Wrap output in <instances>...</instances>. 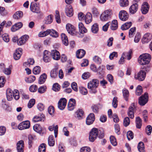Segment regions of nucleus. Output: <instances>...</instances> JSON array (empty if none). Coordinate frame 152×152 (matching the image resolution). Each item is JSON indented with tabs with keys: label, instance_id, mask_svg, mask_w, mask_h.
Listing matches in <instances>:
<instances>
[{
	"label": "nucleus",
	"instance_id": "obj_1",
	"mask_svg": "<svg viewBox=\"0 0 152 152\" xmlns=\"http://www.w3.org/2000/svg\"><path fill=\"white\" fill-rule=\"evenodd\" d=\"M99 84V81L96 79H94L90 81L88 84V88L90 89L91 93L95 94L97 92L96 88Z\"/></svg>",
	"mask_w": 152,
	"mask_h": 152
},
{
	"label": "nucleus",
	"instance_id": "obj_2",
	"mask_svg": "<svg viewBox=\"0 0 152 152\" xmlns=\"http://www.w3.org/2000/svg\"><path fill=\"white\" fill-rule=\"evenodd\" d=\"M151 59V56L148 53L143 54L140 55L138 58L139 63L141 65L148 64Z\"/></svg>",
	"mask_w": 152,
	"mask_h": 152
},
{
	"label": "nucleus",
	"instance_id": "obj_3",
	"mask_svg": "<svg viewBox=\"0 0 152 152\" xmlns=\"http://www.w3.org/2000/svg\"><path fill=\"white\" fill-rule=\"evenodd\" d=\"M99 130L97 128H93L89 133V139L90 141L93 142L96 139L99 134Z\"/></svg>",
	"mask_w": 152,
	"mask_h": 152
},
{
	"label": "nucleus",
	"instance_id": "obj_4",
	"mask_svg": "<svg viewBox=\"0 0 152 152\" xmlns=\"http://www.w3.org/2000/svg\"><path fill=\"white\" fill-rule=\"evenodd\" d=\"M148 101V94L147 93H145L143 95H142L139 98L138 102L140 105L143 106Z\"/></svg>",
	"mask_w": 152,
	"mask_h": 152
},
{
	"label": "nucleus",
	"instance_id": "obj_5",
	"mask_svg": "<svg viewBox=\"0 0 152 152\" xmlns=\"http://www.w3.org/2000/svg\"><path fill=\"white\" fill-rule=\"evenodd\" d=\"M33 128L34 131L40 134H43L45 133L46 129L44 127H42L40 124H36L33 127Z\"/></svg>",
	"mask_w": 152,
	"mask_h": 152
},
{
	"label": "nucleus",
	"instance_id": "obj_6",
	"mask_svg": "<svg viewBox=\"0 0 152 152\" xmlns=\"http://www.w3.org/2000/svg\"><path fill=\"white\" fill-rule=\"evenodd\" d=\"M146 76V73L145 71L141 70L137 74L134 76V78L135 79L138 80L140 81L143 80Z\"/></svg>",
	"mask_w": 152,
	"mask_h": 152
},
{
	"label": "nucleus",
	"instance_id": "obj_7",
	"mask_svg": "<svg viewBox=\"0 0 152 152\" xmlns=\"http://www.w3.org/2000/svg\"><path fill=\"white\" fill-rule=\"evenodd\" d=\"M30 122L28 121L22 122L20 123L18 126V128L20 130L29 128L30 127Z\"/></svg>",
	"mask_w": 152,
	"mask_h": 152
},
{
	"label": "nucleus",
	"instance_id": "obj_8",
	"mask_svg": "<svg viewBox=\"0 0 152 152\" xmlns=\"http://www.w3.org/2000/svg\"><path fill=\"white\" fill-rule=\"evenodd\" d=\"M119 17L121 20L123 21H125L128 19L129 15L126 11L122 10L119 12Z\"/></svg>",
	"mask_w": 152,
	"mask_h": 152
},
{
	"label": "nucleus",
	"instance_id": "obj_9",
	"mask_svg": "<svg viewBox=\"0 0 152 152\" xmlns=\"http://www.w3.org/2000/svg\"><path fill=\"white\" fill-rule=\"evenodd\" d=\"M132 53V50L130 49L128 52L124 53L122 54V56L120 60L119 61L120 64H122L124 62V56H126L128 60H129L131 58V56Z\"/></svg>",
	"mask_w": 152,
	"mask_h": 152
},
{
	"label": "nucleus",
	"instance_id": "obj_10",
	"mask_svg": "<svg viewBox=\"0 0 152 152\" xmlns=\"http://www.w3.org/2000/svg\"><path fill=\"white\" fill-rule=\"evenodd\" d=\"M30 8L31 10L33 12L36 13H39L41 12L39 7L36 3H31L30 4Z\"/></svg>",
	"mask_w": 152,
	"mask_h": 152
},
{
	"label": "nucleus",
	"instance_id": "obj_11",
	"mask_svg": "<svg viewBox=\"0 0 152 152\" xmlns=\"http://www.w3.org/2000/svg\"><path fill=\"white\" fill-rule=\"evenodd\" d=\"M66 100L65 98L60 99L58 103V108L61 110H63L66 106Z\"/></svg>",
	"mask_w": 152,
	"mask_h": 152
},
{
	"label": "nucleus",
	"instance_id": "obj_12",
	"mask_svg": "<svg viewBox=\"0 0 152 152\" xmlns=\"http://www.w3.org/2000/svg\"><path fill=\"white\" fill-rule=\"evenodd\" d=\"M66 29L68 33L72 35H74L75 34V28L74 26L70 24H67L66 26Z\"/></svg>",
	"mask_w": 152,
	"mask_h": 152
},
{
	"label": "nucleus",
	"instance_id": "obj_13",
	"mask_svg": "<svg viewBox=\"0 0 152 152\" xmlns=\"http://www.w3.org/2000/svg\"><path fill=\"white\" fill-rule=\"evenodd\" d=\"M51 56L50 52L48 50H45L43 53V59L44 61L46 63L50 61L51 60Z\"/></svg>",
	"mask_w": 152,
	"mask_h": 152
},
{
	"label": "nucleus",
	"instance_id": "obj_14",
	"mask_svg": "<svg viewBox=\"0 0 152 152\" xmlns=\"http://www.w3.org/2000/svg\"><path fill=\"white\" fill-rule=\"evenodd\" d=\"M24 147V141L22 140L19 141L17 144V149L18 152H23Z\"/></svg>",
	"mask_w": 152,
	"mask_h": 152
},
{
	"label": "nucleus",
	"instance_id": "obj_15",
	"mask_svg": "<svg viewBox=\"0 0 152 152\" xmlns=\"http://www.w3.org/2000/svg\"><path fill=\"white\" fill-rule=\"evenodd\" d=\"M28 37V36L27 35L22 36L19 39H18L17 42L18 44L19 45L24 44L27 40Z\"/></svg>",
	"mask_w": 152,
	"mask_h": 152
},
{
	"label": "nucleus",
	"instance_id": "obj_16",
	"mask_svg": "<svg viewBox=\"0 0 152 152\" xmlns=\"http://www.w3.org/2000/svg\"><path fill=\"white\" fill-rule=\"evenodd\" d=\"M51 55L53 58L55 60H58L60 58V55L59 52L56 50L51 51Z\"/></svg>",
	"mask_w": 152,
	"mask_h": 152
},
{
	"label": "nucleus",
	"instance_id": "obj_17",
	"mask_svg": "<svg viewBox=\"0 0 152 152\" xmlns=\"http://www.w3.org/2000/svg\"><path fill=\"white\" fill-rule=\"evenodd\" d=\"M95 120L94 115L93 113H91L88 116L86 120V123L90 125L93 123Z\"/></svg>",
	"mask_w": 152,
	"mask_h": 152
},
{
	"label": "nucleus",
	"instance_id": "obj_18",
	"mask_svg": "<svg viewBox=\"0 0 152 152\" xmlns=\"http://www.w3.org/2000/svg\"><path fill=\"white\" fill-rule=\"evenodd\" d=\"M76 104V101L73 99H70L68 104V110L70 111L72 110L74 108Z\"/></svg>",
	"mask_w": 152,
	"mask_h": 152
},
{
	"label": "nucleus",
	"instance_id": "obj_19",
	"mask_svg": "<svg viewBox=\"0 0 152 152\" xmlns=\"http://www.w3.org/2000/svg\"><path fill=\"white\" fill-rule=\"evenodd\" d=\"M132 105L134 107V108L133 107L130 106L129 109V111L128 113V114L129 117L130 118L133 119L134 118V112L133 111L134 108H135L136 107L134 103H132Z\"/></svg>",
	"mask_w": 152,
	"mask_h": 152
},
{
	"label": "nucleus",
	"instance_id": "obj_20",
	"mask_svg": "<svg viewBox=\"0 0 152 152\" xmlns=\"http://www.w3.org/2000/svg\"><path fill=\"white\" fill-rule=\"evenodd\" d=\"M109 11L108 10H106L100 16V18L101 20L105 21L108 18L109 16Z\"/></svg>",
	"mask_w": 152,
	"mask_h": 152
},
{
	"label": "nucleus",
	"instance_id": "obj_21",
	"mask_svg": "<svg viewBox=\"0 0 152 152\" xmlns=\"http://www.w3.org/2000/svg\"><path fill=\"white\" fill-rule=\"evenodd\" d=\"M138 8V5L137 3L133 4L129 8V12L132 14H134L137 11Z\"/></svg>",
	"mask_w": 152,
	"mask_h": 152
},
{
	"label": "nucleus",
	"instance_id": "obj_22",
	"mask_svg": "<svg viewBox=\"0 0 152 152\" xmlns=\"http://www.w3.org/2000/svg\"><path fill=\"white\" fill-rule=\"evenodd\" d=\"M23 26L22 23L20 22L15 23L11 28V30L12 31L15 32L20 29Z\"/></svg>",
	"mask_w": 152,
	"mask_h": 152
},
{
	"label": "nucleus",
	"instance_id": "obj_23",
	"mask_svg": "<svg viewBox=\"0 0 152 152\" xmlns=\"http://www.w3.org/2000/svg\"><path fill=\"white\" fill-rule=\"evenodd\" d=\"M151 35L149 33H147L144 35L142 41L144 42H148L151 40Z\"/></svg>",
	"mask_w": 152,
	"mask_h": 152
},
{
	"label": "nucleus",
	"instance_id": "obj_24",
	"mask_svg": "<svg viewBox=\"0 0 152 152\" xmlns=\"http://www.w3.org/2000/svg\"><path fill=\"white\" fill-rule=\"evenodd\" d=\"M65 12L66 15L69 17L72 16L73 14V10L72 7L69 6L66 9Z\"/></svg>",
	"mask_w": 152,
	"mask_h": 152
},
{
	"label": "nucleus",
	"instance_id": "obj_25",
	"mask_svg": "<svg viewBox=\"0 0 152 152\" xmlns=\"http://www.w3.org/2000/svg\"><path fill=\"white\" fill-rule=\"evenodd\" d=\"M148 4L147 3L145 2L144 4L142 5L141 11L142 14H145L148 12L149 9Z\"/></svg>",
	"mask_w": 152,
	"mask_h": 152
},
{
	"label": "nucleus",
	"instance_id": "obj_26",
	"mask_svg": "<svg viewBox=\"0 0 152 152\" xmlns=\"http://www.w3.org/2000/svg\"><path fill=\"white\" fill-rule=\"evenodd\" d=\"M61 37L63 44L65 46H67L69 44V42L67 36L64 34L62 33Z\"/></svg>",
	"mask_w": 152,
	"mask_h": 152
},
{
	"label": "nucleus",
	"instance_id": "obj_27",
	"mask_svg": "<svg viewBox=\"0 0 152 152\" xmlns=\"http://www.w3.org/2000/svg\"><path fill=\"white\" fill-rule=\"evenodd\" d=\"M58 69V67L57 66H56L51 71L50 76L51 77L55 78L57 76Z\"/></svg>",
	"mask_w": 152,
	"mask_h": 152
},
{
	"label": "nucleus",
	"instance_id": "obj_28",
	"mask_svg": "<svg viewBox=\"0 0 152 152\" xmlns=\"http://www.w3.org/2000/svg\"><path fill=\"white\" fill-rule=\"evenodd\" d=\"M85 20L86 24H89L91 22L92 20V16L91 14L89 12L87 13L85 16Z\"/></svg>",
	"mask_w": 152,
	"mask_h": 152
},
{
	"label": "nucleus",
	"instance_id": "obj_29",
	"mask_svg": "<svg viewBox=\"0 0 152 152\" xmlns=\"http://www.w3.org/2000/svg\"><path fill=\"white\" fill-rule=\"evenodd\" d=\"M58 126L56 125L55 126L54 125L50 126L48 127V129L50 131H52L54 130L55 137L56 138L57 137L58 131Z\"/></svg>",
	"mask_w": 152,
	"mask_h": 152
},
{
	"label": "nucleus",
	"instance_id": "obj_30",
	"mask_svg": "<svg viewBox=\"0 0 152 152\" xmlns=\"http://www.w3.org/2000/svg\"><path fill=\"white\" fill-rule=\"evenodd\" d=\"M86 53L85 51L83 49L78 50L76 52V56L77 58H80L84 56Z\"/></svg>",
	"mask_w": 152,
	"mask_h": 152
},
{
	"label": "nucleus",
	"instance_id": "obj_31",
	"mask_svg": "<svg viewBox=\"0 0 152 152\" xmlns=\"http://www.w3.org/2000/svg\"><path fill=\"white\" fill-rule=\"evenodd\" d=\"M47 77V75L45 73L42 74L39 78V83L40 84H43L45 82Z\"/></svg>",
	"mask_w": 152,
	"mask_h": 152
},
{
	"label": "nucleus",
	"instance_id": "obj_32",
	"mask_svg": "<svg viewBox=\"0 0 152 152\" xmlns=\"http://www.w3.org/2000/svg\"><path fill=\"white\" fill-rule=\"evenodd\" d=\"M23 16V12L20 11L16 12L13 15V18L15 19L18 20L22 18Z\"/></svg>",
	"mask_w": 152,
	"mask_h": 152
},
{
	"label": "nucleus",
	"instance_id": "obj_33",
	"mask_svg": "<svg viewBox=\"0 0 152 152\" xmlns=\"http://www.w3.org/2000/svg\"><path fill=\"white\" fill-rule=\"evenodd\" d=\"M7 98L8 101H11L13 98V95L12 91L8 89L7 91Z\"/></svg>",
	"mask_w": 152,
	"mask_h": 152
},
{
	"label": "nucleus",
	"instance_id": "obj_34",
	"mask_svg": "<svg viewBox=\"0 0 152 152\" xmlns=\"http://www.w3.org/2000/svg\"><path fill=\"white\" fill-rule=\"evenodd\" d=\"M78 27L79 31L81 33L83 34L87 32V29L84 27L82 23L81 22L79 23Z\"/></svg>",
	"mask_w": 152,
	"mask_h": 152
},
{
	"label": "nucleus",
	"instance_id": "obj_35",
	"mask_svg": "<svg viewBox=\"0 0 152 152\" xmlns=\"http://www.w3.org/2000/svg\"><path fill=\"white\" fill-rule=\"evenodd\" d=\"M118 27V22L116 20H113L112 21L110 26V29L113 30L117 29Z\"/></svg>",
	"mask_w": 152,
	"mask_h": 152
},
{
	"label": "nucleus",
	"instance_id": "obj_36",
	"mask_svg": "<svg viewBox=\"0 0 152 152\" xmlns=\"http://www.w3.org/2000/svg\"><path fill=\"white\" fill-rule=\"evenodd\" d=\"M45 118L44 115L42 114L40 116H36L33 118V120L35 122H37L39 121H41L43 119Z\"/></svg>",
	"mask_w": 152,
	"mask_h": 152
},
{
	"label": "nucleus",
	"instance_id": "obj_37",
	"mask_svg": "<svg viewBox=\"0 0 152 152\" xmlns=\"http://www.w3.org/2000/svg\"><path fill=\"white\" fill-rule=\"evenodd\" d=\"M48 34L54 37H57L58 36V34L56 31L53 29H48Z\"/></svg>",
	"mask_w": 152,
	"mask_h": 152
},
{
	"label": "nucleus",
	"instance_id": "obj_38",
	"mask_svg": "<svg viewBox=\"0 0 152 152\" xmlns=\"http://www.w3.org/2000/svg\"><path fill=\"white\" fill-rule=\"evenodd\" d=\"M20 50L19 49H17L13 54V57L15 60H18L20 59L21 54Z\"/></svg>",
	"mask_w": 152,
	"mask_h": 152
},
{
	"label": "nucleus",
	"instance_id": "obj_39",
	"mask_svg": "<svg viewBox=\"0 0 152 152\" xmlns=\"http://www.w3.org/2000/svg\"><path fill=\"white\" fill-rule=\"evenodd\" d=\"M132 25V23L131 22H126L123 25L121 26V28L122 30H126L129 28Z\"/></svg>",
	"mask_w": 152,
	"mask_h": 152
},
{
	"label": "nucleus",
	"instance_id": "obj_40",
	"mask_svg": "<svg viewBox=\"0 0 152 152\" xmlns=\"http://www.w3.org/2000/svg\"><path fill=\"white\" fill-rule=\"evenodd\" d=\"M48 142L49 146H53L55 144V140L53 136L50 135L48 138Z\"/></svg>",
	"mask_w": 152,
	"mask_h": 152
},
{
	"label": "nucleus",
	"instance_id": "obj_41",
	"mask_svg": "<svg viewBox=\"0 0 152 152\" xmlns=\"http://www.w3.org/2000/svg\"><path fill=\"white\" fill-rule=\"evenodd\" d=\"M123 96L125 100L126 101L128 100V98L129 96V91L124 88L123 90Z\"/></svg>",
	"mask_w": 152,
	"mask_h": 152
},
{
	"label": "nucleus",
	"instance_id": "obj_42",
	"mask_svg": "<svg viewBox=\"0 0 152 152\" xmlns=\"http://www.w3.org/2000/svg\"><path fill=\"white\" fill-rule=\"evenodd\" d=\"M136 127L138 129L141 128L142 125V121L140 117H137L136 119Z\"/></svg>",
	"mask_w": 152,
	"mask_h": 152
},
{
	"label": "nucleus",
	"instance_id": "obj_43",
	"mask_svg": "<svg viewBox=\"0 0 152 152\" xmlns=\"http://www.w3.org/2000/svg\"><path fill=\"white\" fill-rule=\"evenodd\" d=\"M76 114L78 119H80L82 118V117L84 114V112L82 110L79 109L77 111Z\"/></svg>",
	"mask_w": 152,
	"mask_h": 152
},
{
	"label": "nucleus",
	"instance_id": "obj_44",
	"mask_svg": "<svg viewBox=\"0 0 152 152\" xmlns=\"http://www.w3.org/2000/svg\"><path fill=\"white\" fill-rule=\"evenodd\" d=\"M137 148L139 151L140 152H145L144 144L142 142H139Z\"/></svg>",
	"mask_w": 152,
	"mask_h": 152
},
{
	"label": "nucleus",
	"instance_id": "obj_45",
	"mask_svg": "<svg viewBox=\"0 0 152 152\" xmlns=\"http://www.w3.org/2000/svg\"><path fill=\"white\" fill-rule=\"evenodd\" d=\"M34 63V60L33 58L28 59L27 62L24 63L23 65L26 66H29L30 65H33Z\"/></svg>",
	"mask_w": 152,
	"mask_h": 152
},
{
	"label": "nucleus",
	"instance_id": "obj_46",
	"mask_svg": "<svg viewBox=\"0 0 152 152\" xmlns=\"http://www.w3.org/2000/svg\"><path fill=\"white\" fill-rule=\"evenodd\" d=\"M53 17L51 15H49L46 18L45 20V23L46 24H50L51 23L53 20Z\"/></svg>",
	"mask_w": 152,
	"mask_h": 152
},
{
	"label": "nucleus",
	"instance_id": "obj_47",
	"mask_svg": "<svg viewBox=\"0 0 152 152\" xmlns=\"http://www.w3.org/2000/svg\"><path fill=\"white\" fill-rule=\"evenodd\" d=\"M119 4L121 7H126L129 5V2L128 0H120Z\"/></svg>",
	"mask_w": 152,
	"mask_h": 152
},
{
	"label": "nucleus",
	"instance_id": "obj_48",
	"mask_svg": "<svg viewBox=\"0 0 152 152\" xmlns=\"http://www.w3.org/2000/svg\"><path fill=\"white\" fill-rule=\"evenodd\" d=\"M98 25L97 23L94 24L92 26V32L94 34L96 33L98 31Z\"/></svg>",
	"mask_w": 152,
	"mask_h": 152
},
{
	"label": "nucleus",
	"instance_id": "obj_49",
	"mask_svg": "<svg viewBox=\"0 0 152 152\" xmlns=\"http://www.w3.org/2000/svg\"><path fill=\"white\" fill-rule=\"evenodd\" d=\"M110 141L111 143L113 146H115L117 145V143L116 139L113 136H111L110 138Z\"/></svg>",
	"mask_w": 152,
	"mask_h": 152
},
{
	"label": "nucleus",
	"instance_id": "obj_50",
	"mask_svg": "<svg viewBox=\"0 0 152 152\" xmlns=\"http://www.w3.org/2000/svg\"><path fill=\"white\" fill-rule=\"evenodd\" d=\"M46 149V145L43 143L40 145L39 147V152H45Z\"/></svg>",
	"mask_w": 152,
	"mask_h": 152
},
{
	"label": "nucleus",
	"instance_id": "obj_51",
	"mask_svg": "<svg viewBox=\"0 0 152 152\" xmlns=\"http://www.w3.org/2000/svg\"><path fill=\"white\" fill-rule=\"evenodd\" d=\"M40 67L39 66H37L34 67L33 69V72L34 74L37 75L40 73Z\"/></svg>",
	"mask_w": 152,
	"mask_h": 152
},
{
	"label": "nucleus",
	"instance_id": "obj_52",
	"mask_svg": "<svg viewBox=\"0 0 152 152\" xmlns=\"http://www.w3.org/2000/svg\"><path fill=\"white\" fill-rule=\"evenodd\" d=\"M94 61L98 64H100L102 62L101 58L98 56H95L93 58Z\"/></svg>",
	"mask_w": 152,
	"mask_h": 152
},
{
	"label": "nucleus",
	"instance_id": "obj_53",
	"mask_svg": "<svg viewBox=\"0 0 152 152\" xmlns=\"http://www.w3.org/2000/svg\"><path fill=\"white\" fill-rule=\"evenodd\" d=\"M12 67L11 65H10L8 68H5L3 70L4 72L7 75H10L11 72Z\"/></svg>",
	"mask_w": 152,
	"mask_h": 152
},
{
	"label": "nucleus",
	"instance_id": "obj_54",
	"mask_svg": "<svg viewBox=\"0 0 152 152\" xmlns=\"http://www.w3.org/2000/svg\"><path fill=\"white\" fill-rule=\"evenodd\" d=\"M130 121L129 118L128 117H125L123 121V125L125 127H127L130 124Z\"/></svg>",
	"mask_w": 152,
	"mask_h": 152
},
{
	"label": "nucleus",
	"instance_id": "obj_55",
	"mask_svg": "<svg viewBox=\"0 0 152 152\" xmlns=\"http://www.w3.org/2000/svg\"><path fill=\"white\" fill-rule=\"evenodd\" d=\"M142 92V87L140 86H138L136 89V94L137 95H140Z\"/></svg>",
	"mask_w": 152,
	"mask_h": 152
},
{
	"label": "nucleus",
	"instance_id": "obj_56",
	"mask_svg": "<svg viewBox=\"0 0 152 152\" xmlns=\"http://www.w3.org/2000/svg\"><path fill=\"white\" fill-rule=\"evenodd\" d=\"M35 103V100L34 99H31L30 100L28 104V107L29 108H31L34 104Z\"/></svg>",
	"mask_w": 152,
	"mask_h": 152
},
{
	"label": "nucleus",
	"instance_id": "obj_57",
	"mask_svg": "<svg viewBox=\"0 0 152 152\" xmlns=\"http://www.w3.org/2000/svg\"><path fill=\"white\" fill-rule=\"evenodd\" d=\"M152 127L150 125L147 126L145 129V132L148 135H150L151 133Z\"/></svg>",
	"mask_w": 152,
	"mask_h": 152
},
{
	"label": "nucleus",
	"instance_id": "obj_58",
	"mask_svg": "<svg viewBox=\"0 0 152 152\" xmlns=\"http://www.w3.org/2000/svg\"><path fill=\"white\" fill-rule=\"evenodd\" d=\"M127 137L129 140L132 139L134 137L133 132L131 131H128L127 133Z\"/></svg>",
	"mask_w": 152,
	"mask_h": 152
},
{
	"label": "nucleus",
	"instance_id": "obj_59",
	"mask_svg": "<svg viewBox=\"0 0 152 152\" xmlns=\"http://www.w3.org/2000/svg\"><path fill=\"white\" fill-rule=\"evenodd\" d=\"M60 87V86L58 83H55L53 85L52 89L54 91H58L59 90Z\"/></svg>",
	"mask_w": 152,
	"mask_h": 152
},
{
	"label": "nucleus",
	"instance_id": "obj_60",
	"mask_svg": "<svg viewBox=\"0 0 152 152\" xmlns=\"http://www.w3.org/2000/svg\"><path fill=\"white\" fill-rule=\"evenodd\" d=\"M55 18L56 22L58 23H60L61 22V20L60 18L59 12L58 11L56 10L55 12Z\"/></svg>",
	"mask_w": 152,
	"mask_h": 152
},
{
	"label": "nucleus",
	"instance_id": "obj_61",
	"mask_svg": "<svg viewBox=\"0 0 152 152\" xmlns=\"http://www.w3.org/2000/svg\"><path fill=\"white\" fill-rule=\"evenodd\" d=\"M48 29L45 31L41 32L39 33L38 34L39 37H45L48 34Z\"/></svg>",
	"mask_w": 152,
	"mask_h": 152
},
{
	"label": "nucleus",
	"instance_id": "obj_62",
	"mask_svg": "<svg viewBox=\"0 0 152 152\" xmlns=\"http://www.w3.org/2000/svg\"><path fill=\"white\" fill-rule=\"evenodd\" d=\"M80 92L82 94L85 95L87 94L88 91L86 88L84 87H81L80 88Z\"/></svg>",
	"mask_w": 152,
	"mask_h": 152
},
{
	"label": "nucleus",
	"instance_id": "obj_63",
	"mask_svg": "<svg viewBox=\"0 0 152 152\" xmlns=\"http://www.w3.org/2000/svg\"><path fill=\"white\" fill-rule=\"evenodd\" d=\"M91 151V149L88 147H83L80 149V152H89Z\"/></svg>",
	"mask_w": 152,
	"mask_h": 152
},
{
	"label": "nucleus",
	"instance_id": "obj_64",
	"mask_svg": "<svg viewBox=\"0 0 152 152\" xmlns=\"http://www.w3.org/2000/svg\"><path fill=\"white\" fill-rule=\"evenodd\" d=\"M2 37L4 41L6 42L9 41V38L8 35L7 34H4L2 35Z\"/></svg>",
	"mask_w": 152,
	"mask_h": 152
}]
</instances>
